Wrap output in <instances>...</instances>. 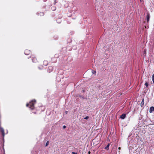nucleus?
Wrapping results in <instances>:
<instances>
[{"instance_id":"f257e3e1","label":"nucleus","mask_w":154,"mask_h":154,"mask_svg":"<svg viewBox=\"0 0 154 154\" xmlns=\"http://www.w3.org/2000/svg\"><path fill=\"white\" fill-rule=\"evenodd\" d=\"M36 103V100H33L29 102V103H27L26 104V106H29V108L31 109L32 110L34 109V105Z\"/></svg>"},{"instance_id":"f03ea898","label":"nucleus","mask_w":154,"mask_h":154,"mask_svg":"<svg viewBox=\"0 0 154 154\" xmlns=\"http://www.w3.org/2000/svg\"><path fill=\"white\" fill-rule=\"evenodd\" d=\"M0 131L2 133L3 136L4 137L5 136L4 130V129L2 127L0 128Z\"/></svg>"},{"instance_id":"7ed1b4c3","label":"nucleus","mask_w":154,"mask_h":154,"mask_svg":"<svg viewBox=\"0 0 154 154\" xmlns=\"http://www.w3.org/2000/svg\"><path fill=\"white\" fill-rule=\"evenodd\" d=\"M30 51L28 50H26L25 51L24 54L26 55H28L30 53Z\"/></svg>"},{"instance_id":"20e7f679","label":"nucleus","mask_w":154,"mask_h":154,"mask_svg":"<svg viewBox=\"0 0 154 154\" xmlns=\"http://www.w3.org/2000/svg\"><path fill=\"white\" fill-rule=\"evenodd\" d=\"M154 111V107L153 106H151L150 107L149 109V112L150 113H152Z\"/></svg>"},{"instance_id":"39448f33","label":"nucleus","mask_w":154,"mask_h":154,"mask_svg":"<svg viewBox=\"0 0 154 154\" xmlns=\"http://www.w3.org/2000/svg\"><path fill=\"white\" fill-rule=\"evenodd\" d=\"M126 114H123L120 117V118L122 119H124L126 117Z\"/></svg>"},{"instance_id":"423d86ee","label":"nucleus","mask_w":154,"mask_h":154,"mask_svg":"<svg viewBox=\"0 0 154 154\" xmlns=\"http://www.w3.org/2000/svg\"><path fill=\"white\" fill-rule=\"evenodd\" d=\"M144 103V99L143 98L142 101L140 103V106H141V107H142L143 106Z\"/></svg>"},{"instance_id":"0eeeda50","label":"nucleus","mask_w":154,"mask_h":154,"mask_svg":"<svg viewBox=\"0 0 154 154\" xmlns=\"http://www.w3.org/2000/svg\"><path fill=\"white\" fill-rule=\"evenodd\" d=\"M32 61L33 62L35 63L36 62L37 60L35 58H33V59H32Z\"/></svg>"},{"instance_id":"6e6552de","label":"nucleus","mask_w":154,"mask_h":154,"mask_svg":"<svg viewBox=\"0 0 154 154\" xmlns=\"http://www.w3.org/2000/svg\"><path fill=\"white\" fill-rule=\"evenodd\" d=\"M109 145H110V144H108L105 147V149L108 150L109 149Z\"/></svg>"},{"instance_id":"1a4fd4ad","label":"nucleus","mask_w":154,"mask_h":154,"mask_svg":"<svg viewBox=\"0 0 154 154\" xmlns=\"http://www.w3.org/2000/svg\"><path fill=\"white\" fill-rule=\"evenodd\" d=\"M149 15L148 14L147 16V21L148 22L149 20Z\"/></svg>"},{"instance_id":"9d476101","label":"nucleus","mask_w":154,"mask_h":154,"mask_svg":"<svg viewBox=\"0 0 154 154\" xmlns=\"http://www.w3.org/2000/svg\"><path fill=\"white\" fill-rule=\"evenodd\" d=\"M48 69H49L51 71H52V70L53 69V67L52 66H49L48 67Z\"/></svg>"},{"instance_id":"9b49d317","label":"nucleus","mask_w":154,"mask_h":154,"mask_svg":"<svg viewBox=\"0 0 154 154\" xmlns=\"http://www.w3.org/2000/svg\"><path fill=\"white\" fill-rule=\"evenodd\" d=\"M152 80L153 82V83L154 84V74L152 75Z\"/></svg>"},{"instance_id":"f8f14e48","label":"nucleus","mask_w":154,"mask_h":154,"mask_svg":"<svg viewBox=\"0 0 154 154\" xmlns=\"http://www.w3.org/2000/svg\"><path fill=\"white\" fill-rule=\"evenodd\" d=\"M57 22L58 23H60L61 22V20L60 19H58L57 20Z\"/></svg>"},{"instance_id":"ddd939ff","label":"nucleus","mask_w":154,"mask_h":154,"mask_svg":"<svg viewBox=\"0 0 154 154\" xmlns=\"http://www.w3.org/2000/svg\"><path fill=\"white\" fill-rule=\"evenodd\" d=\"M40 16H43L44 15V13L43 12H41L40 13Z\"/></svg>"},{"instance_id":"4468645a","label":"nucleus","mask_w":154,"mask_h":154,"mask_svg":"<svg viewBox=\"0 0 154 154\" xmlns=\"http://www.w3.org/2000/svg\"><path fill=\"white\" fill-rule=\"evenodd\" d=\"M52 9L53 11H55L56 10V8L54 7H52Z\"/></svg>"},{"instance_id":"2eb2a0df","label":"nucleus","mask_w":154,"mask_h":154,"mask_svg":"<svg viewBox=\"0 0 154 154\" xmlns=\"http://www.w3.org/2000/svg\"><path fill=\"white\" fill-rule=\"evenodd\" d=\"M92 72L93 74H95L96 73V72L94 70H92Z\"/></svg>"},{"instance_id":"dca6fc26","label":"nucleus","mask_w":154,"mask_h":154,"mask_svg":"<svg viewBox=\"0 0 154 154\" xmlns=\"http://www.w3.org/2000/svg\"><path fill=\"white\" fill-rule=\"evenodd\" d=\"M145 85L146 87H147L148 85V84L147 82L145 83Z\"/></svg>"},{"instance_id":"f3484780","label":"nucleus","mask_w":154,"mask_h":154,"mask_svg":"<svg viewBox=\"0 0 154 154\" xmlns=\"http://www.w3.org/2000/svg\"><path fill=\"white\" fill-rule=\"evenodd\" d=\"M89 118V117L88 116H86L84 119H87Z\"/></svg>"},{"instance_id":"a211bd4d","label":"nucleus","mask_w":154,"mask_h":154,"mask_svg":"<svg viewBox=\"0 0 154 154\" xmlns=\"http://www.w3.org/2000/svg\"><path fill=\"white\" fill-rule=\"evenodd\" d=\"M48 144H49V142H48V141L46 142V143L45 146H47L48 145Z\"/></svg>"},{"instance_id":"6ab92c4d","label":"nucleus","mask_w":154,"mask_h":154,"mask_svg":"<svg viewBox=\"0 0 154 154\" xmlns=\"http://www.w3.org/2000/svg\"><path fill=\"white\" fill-rule=\"evenodd\" d=\"M72 154H77V153L76 152H72Z\"/></svg>"},{"instance_id":"aec40b11","label":"nucleus","mask_w":154,"mask_h":154,"mask_svg":"<svg viewBox=\"0 0 154 154\" xmlns=\"http://www.w3.org/2000/svg\"><path fill=\"white\" fill-rule=\"evenodd\" d=\"M66 128V126H65V125H64V126H63V129H65V128Z\"/></svg>"},{"instance_id":"412c9836","label":"nucleus","mask_w":154,"mask_h":154,"mask_svg":"<svg viewBox=\"0 0 154 154\" xmlns=\"http://www.w3.org/2000/svg\"><path fill=\"white\" fill-rule=\"evenodd\" d=\"M67 112H67V111H66V112H65V113H66V114H67Z\"/></svg>"},{"instance_id":"4be33fe9","label":"nucleus","mask_w":154,"mask_h":154,"mask_svg":"<svg viewBox=\"0 0 154 154\" xmlns=\"http://www.w3.org/2000/svg\"><path fill=\"white\" fill-rule=\"evenodd\" d=\"M88 153V154H90V151H89Z\"/></svg>"}]
</instances>
